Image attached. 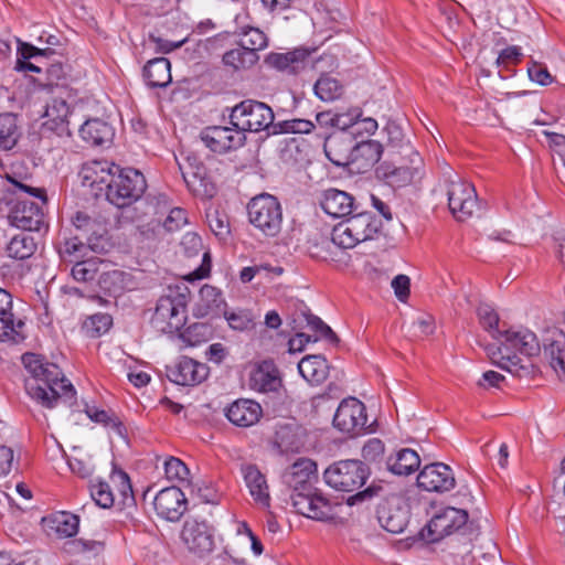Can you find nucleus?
<instances>
[{"label": "nucleus", "instance_id": "obj_13", "mask_svg": "<svg viewBox=\"0 0 565 565\" xmlns=\"http://www.w3.org/2000/svg\"><path fill=\"white\" fill-rule=\"evenodd\" d=\"M291 504L298 514L306 518L326 521L332 518L333 507L316 488L306 492L290 494Z\"/></svg>", "mask_w": 565, "mask_h": 565}, {"label": "nucleus", "instance_id": "obj_34", "mask_svg": "<svg viewBox=\"0 0 565 565\" xmlns=\"http://www.w3.org/2000/svg\"><path fill=\"white\" fill-rule=\"evenodd\" d=\"M26 338L25 323L12 312L0 316V342L19 344Z\"/></svg>", "mask_w": 565, "mask_h": 565}, {"label": "nucleus", "instance_id": "obj_61", "mask_svg": "<svg viewBox=\"0 0 565 565\" xmlns=\"http://www.w3.org/2000/svg\"><path fill=\"white\" fill-rule=\"evenodd\" d=\"M186 211L181 207L172 209L163 222V227L168 232L180 230L188 223Z\"/></svg>", "mask_w": 565, "mask_h": 565}, {"label": "nucleus", "instance_id": "obj_64", "mask_svg": "<svg viewBox=\"0 0 565 565\" xmlns=\"http://www.w3.org/2000/svg\"><path fill=\"white\" fill-rule=\"evenodd\" d=\"M181 247L185 256H196L203 248L202 238L195 233H186L182 237Z\"/></svg>", "mask_w": 565, "mask_h": 565}, {"label": "nucleus", "instance_id": "obj_18", "mask_svg": "<svg viewBox=\"0 0 565 565\" xmlns=\"http://www.w3.org/2000/svg\"><path fill=\"white\" fill-rule=\"evenodd\" d=\"M317 480V465L308 458L298 459L282 473V481L292 492H306L315 489Z\"/></svg>", "mask_w": 565, "mask_h": 565}, {"label": "nucleus", "instance_id": "obj_36", "mask_svg": "<svg viewBox=\"0 0 565 565\" xmlns=\"http://www.w3.org/2000/svg\"><path fill=\"white\" fill-rule=\"evenodd\" d=\"M25 232L26 231L11 237L7 245V254L9 257L23 260L30 258L35 253L38 244L34 237Z\"/></svg>", "mask_w": 565, "mask_h": 565}, {"label": "nucleus", "instance_id": "obj_52", "mask_svg": "<svg viewBox=\"0 0 565 565\" xmlns=\"http://www.w3.org/2000/svg\"><path fill=\"white\" fill-rule=\"evenodd\" d=\"M89 491L92 499L98 507L108 509L114 505L115 497L108 482L102 480L93 482Z\"/></svg>", "mask_w": 565, "mask_h": 565}, {"label": "nucleus", "instance_id": "obj_21", "mask_svg": "<svg viewBox=\"0 0 565 565\" xmlns=\"http://www.w3.org/2000/svg\"><path fill=\"white\" fill-rule=\"evenodd\" d=\"M282 386L279 370L271 360H264L258 363L250 372V390L267 394L276 393Z\"/></svg>", "mask_w": 565, "mask_h": 565}, {"label": "nucleus", "instance_id": "obj_27", "mask_svg": "<svg viewBox=\"0 0 565 565\" xmlns=\"http://www.w3.org/2000/svg\"><path fill=\"white\" fill-rule=\"evenodd\" d=\"M119 171V167L107 160H93L83 164L81 175L83 184L90 188H98L102 190V184H105L106 190L108 183L115 172Z\"/></svg>", "mask_w": 565, "mask_h": 565}, {"label": "nucleus", "instance_id": "obj_3", "mask_svg": "<svg viewBox=\"0 0 565 565\" xmlns=\"http://www.w3.org/2000/svg\"><path fill=\"white\" fill-rule=\"evenodd\" d=\"M374 498H381L376 509V515L380 524L387 532L402 533L409 521V510L404 499L392 491L388 484L372 482L367 488L358 491L347 499L348 505H355L371 501Z\"/></svg>", "mask_w": 565, "mask_h": 565}, {"label": "nucleus", "instance_id": "obj_57", "mask_svg": "<svg viewBox=\"0 0 565 565\" xmlns=\"http://www.w3.org/2000/svg\"><path fill=\"white\" fill-rule=\"evenodd\" d=\"M166 477L169 480L185 481L190 471L188 467L178 458L171 457L164 462Z\"/></svg>", "mask_w": 565, "mask_h": 565}, {"label": "nucleus", "instance_id": "obj_1", "mask_svg": "<svg viewBox=\"0 0 565 565\" xmlns=\"http://www.w3.org/2000/svg\"><path fill=\"white\" fill-rule=\"evenodd\" d=\"M22 363L31 379L25 382L29 396L43 407L53 408L62 396L73 398L75 390L54 363L44 362L34 353H24Z\"/></svg>", "mask_w": 565, "mask_h": 565}, {"label": "nucleus", "instance_id": "obj_56", "mask_svg": "<svg viewBox=\"0 0 565 565\" xmlns=\"http://www.w3.org/2000/svg\"><path fill=\"white\" fill-rule=\"evenodd\" d=\"M206 220L209 227L216 237L224 239L230 234L228 217L224 213L215 210L206 214Z\"/></svg>", "mask_w": 565, "mask_h": 565}, {"label": "nucleus", "instance_id": "obj_46", "mask_svg": "<svg viewBox=\"0 0 565 565\" xmlns=\"http://www.w3.org/2000/svg\"><path fill=\"white\" fill-rule=\"evenodd\" d=\"M86 414L93 422L103 424L106 427H110L111 429L115 430L117 435L121 437L125 436L126 427L114 413L104 409H97L94 407H88L86 409Z\"/></svg>", "mask_w": 565, "mask_h": 565}, {"label": "nucleus", "instance_id": "obj_28", "mask_svg": "<svg viewBox=\"0 0 565 565\" xmlns=\"http://www.w3.org/2000/svg\"><path fill=\"white\" fill-rule=\"evenodd\" d=\"M242 473L255 503L263 509L270 508L269 487L266 477L255 465H243Z\"/></svg>", "mask_w": 565, "mask_h": 565}, {"label": "nucleus", "instance_id": "obj_23", "mask_svg": "<svg viewBox=\"0 0 565 565\" xmlns=\"http://www.w3.org/2000/svg\"><path fill=\"white\" fill-rule=\"evenodd\" d=\"M320 137L324 138V153L334 166L345 167L352 163L353 139L351 135L343 132L328 135L323 131Z\"/></svg>", "mask_w": 565, "mask_h": 565}, {"label": "nucleus", "instance_id": "obj_47", "mask_svg": "<svg viewBox=\"0 0 565 565\" xmlns=\"http://www.w3.org/2000/svg\"><path fill=\"white\" fill-rule=\"evenodd\" d=\"M45 66V81H39V86L45 89H51L54 86L64 85L66 81L65 65L61 61H54L50 64L44 63Z\"/></svg>", "mask_w": 565, "mask_h": 565}, {"label": "nucleus", "instance_id": "obj_40", "mask_svg": "<svg viewBox=\"0 0 565 565\" xmlns=\"http://www.w3.org/2000/svg\"><path fill=\"white\" fill-rule=\"evenodd\" d=\"M223 63L234 70H242L254 65L258 61L257 53L247 51L245 45L242 47L233 49L224 53Z\"/></svg>", "mask_w": 565, "mask_h": 565}, {"label": "nucleus", "instance_id": "obj_16", "mask_svg": "<svg viewBox=\"0 0 565 565\" xmlns=\"http://www.w3.org/2000/svg\"><path fill=\"white\" fill-rule=\"evenodd\" d=\"M366 422L365 406L354 397L343 399L333 417L334 427L347 434L363 430Z\"/></svg>", "mask_w": 565, "mask_h": 565}, {"label": "nucleus", "instance_id": "obj_9", "mask_svg": "<svg viewBox=\"0 0 565 565\" xmlns=\"http://www.w3.org/2000/svg\"><path fill=\"white\" fill-rule=\"evenodd\" d=\"M275 115L270 106L255 99H245L235 105L230 114L231 125L245 131L258 132L274 129Z\"/></svg>", "mask_w": 565, "mask_h": 565}, {"label": "nucleus", "instance_id": "obj_42", "mask_svg": "<svg viewBox=\"0 0 565 565\" xmlns=\"http://www.w3.org/2000/svg\"><path fill=\"white\" fill-rule=\"evenodd\" d=\"M110 480L117 487L118 493L121 498L120 503L124 507L134 505L135 497L128 473L115 467L111 471Z\"/></svg>", "mask_w": 565, "mask_h": 565}, {"label": "nucleus", "instance_id": "obj_14", "mask_svg": "<svg viewBox=\"0 0 565 565\" xmlns=\"http://www.w3.org/2000/svg\"><path fill=\"white\" fill-rule=\"evenodd\" d=\"M181 539L188 550L199 557H203L214 550V536L205 521L194 518L186 519L181 531Z\"/></svg>", "mask_w": 565, "mask_h": 565}, {"label": "nucleus", "instance_id": "obj_51", "mask_svg": "<svg viewBox=\"0 0 565 565\" xmlns=\"http://www.w3.org/2000/svg\"><path fill=\"white\" fill-rule=\"evenodd\" d=\"M478 318L481 326L491 333L492 338L499 339L501 331L499 329V316L494 309L487 303H481L477 309Z\"/></svg>", "mask_w": 565, "mask_h": 565}, {"label": "nucleus", "instance_id": "obj_41", "mask_svg": "<svg viewBox=\"0 0 565 565\" xmlns=\"http://www.w3.org/2000/svg\"><path fill=\"white\" fill-rule=\"evenodd\" d=\"M315 94L323 102H332L343 93L342 84L334 77L322 75L315 84Z\"/></svg>", "mask_w": 565, "mask_h": 565}, {"label": "nucleus", "instance_id": "obj_49", "mask_svg": "<svg viewBox=\"0 0 565 565\" xmlns=\"http://www.w3.org/2000/svg\"><path fill=\"white\" fill-rule=\"evenodd\" d=\"M113 324V318L108 313H95L89 316L83 323V329L92 338L106 333Z\"/></svg>", "mask_w": 565, "mask_h": 565}, {"label": "nucleus", "instance_id": "obj_50", "mask_svg": "<svg viewBox=\"0 0 565 565\" xmlns=\"http://www.w3.org/2000/svg\"><path fill=\"white\" fill-rule=\"evenodd\" d=\"M124 271L114 269L98 276L99 288L108 295H117L124 289Z\"/></svg>", "mask_w": 565, "mask_h": 565}, {"label": "nucleus", "instance_id": "obj_17", "mask_svg": "<svg viewBox=\"0 0 565 565\" xmlns=\"http://www.w3.org/2000/svg\"><path fill=\"white\" fill-rule=\"evenodd\" d=\"M417 486L429 492H447L455 488L451 468L443 462L426 465L417 476Z\"/></svg>", "mask_w": 565, "mask_h": 565}, {"label": "nucleus", "instance_id": "obj_26", "mask_svg": "<svg viewBox=\"0 0 565 565\" xmlns=\"http://www.w3.org/2000/svg\"><path fill=\"white\" fill-rule=\"evenodd\" d=\"M70 114V106L64 99H52L45 109L43 129L52 131L60 137H70L71 130L67 119Z\"/></svg>", "mask_w": 565, "mask_h": 565}, {"label": "nucleus", "instance_id": "obj_2", "mask_svg": "<svg viewBox=\"0 0 565 565\" xmlns=\"http://www.w3.org/2000/svg\"><path fill=\"white\" fill-rule=\"evenodd\" d=\"M8 198L10 206L8 220L11 225L28 232L40 231L45 223L44 207L47 204L44 188L34 186L25 180L7 177Z\"/></svg>", "mask_w": 565, "mask_h": 565}, {"label": "nucleus", "instance_id": "obj_31", "mask_svg": "<svg viewBox=\"0 0 565 565\" xmlns=\"http://www.w3.org/2000/svg\"><path fill=\"white\" fill-rule=\"evenodd\" d=\"M142 74L148 86L167 87L172 81L170 61L166 57L152 58L143 66Z\"/></svg>", "mask_w": 565, "mask_h": 565}, {"label": "nucleus", "instance_id": "obj_59", "mask_svg": "<svg viewBox=\"0 0 565 565\" xmlns=\"http://www.w3.org/2000/svg\"><path fill=\"white\" fill-rule=\"evenodd\" d=\"M230 327L234 330L244 331L253 327V318L250 312L239 310L225 315Z\"/></svg>", "mask_w": 565, "mask_h": 565}, {"label": "nucleus", "instance_id": "obj_33", "mask_svg": "<svg viewBox=\"0 0 565 565\" xmlns=\"http://www.w3.org/2000/svg\"><path fill=\"white\" fill-rule=\"evenodd\" d=\"M387 469L397 476H408L420 466L419 455L411 448H402L386 460Z\"/></svg>", "mask_w": 565, "mask_h": 565}, {"label": "nucleus", "instance_id": "obj_48", "mask_svg": "<svg viewBox=\"0 0 565 565\" xmlns=\"http://www.w3.org/2000/svg\"><path fill=\"white\" fill-rule=\"evenodd\" d=\"M313 130L316 124L301 118L287 119L274 125V134H310Z\"/></svg>", "mask_w": 565, "mask_h": 565}, {"label": "nucleus", "instance_id": "obj_20", "mask_svg": "<svg viewBox=\"0 0 565 565\" xmlns=\"http://www.w3.org/2000/svg\"><path fill=\"white\" fill-rule=\"evenodd\" d=\"M207 376L209 366L188 356H182L174 366L168 369L169 380L183 386L198 385Z\"/></svg>", "mask_w": 565, "mask_h": 565}, {"label": "nucleus", "instance_id": "obj_43", "mask_svg": "<svg viewBox=\"0 0 565 565\" xmlns=\"http://www.w3.org/2000/svg\"><path fill=\"white\" fill-rule=\"evenodd\" d=\"M102 262L97 257L76 260L72 268V276L76 281L88 282L99 276V265Z\"/></svg>", "mask_w": 565, "mask_h": 565}, {"label": "nucleus", "instance_id": "obj_19", "mask_svg": "<svg viewBox=\"0 0 565 565\" xmlns=\"http://www.w3.org/2000/svg\"><path fill=\"white\" fill-rule=\"evenodd\" d=\"M153 507L160 518L175 522L186 511V498L180 488L168 487L157 493Z\"/></svg>", "mask_w": 565, "mask_h": 565}, {"label": "nucleus", "instance_id": "obj_10", "mask_svg": "<svg viewBox=\"0 0 565 565\" xmlns=\"http://www.w3.org/2000/svg\"><path fill=\"white\" fill-rule=\"evenodd\" d=\"M370 477L369 467L361 460H341L329 466L323 478L337 491L353 492L365 484Z\"/></svg>", "mask_w": 565, "mask_h": 565}, {"label": "nucleus", "instance_id": "obj_4", "mask_svg": "<svg viewBox=\"0 0 565 565\" xmlns=\"http://www.w3.org/2000/svg\"><path fill=\"white\" fill-rule=\"evenodd\" d=\"M499 345L488 348L493 363L511 373L518 372L521 359L519 354L533 356L540 352V343L534 332L526 328H510L503 330L497 340Z\"/></svg>", "mask_w": 565, "mask_h": 565}, {"label": "nucleus", "instance_id": "obj_44", "mask_svg": "<svg viewBox=\"0 0 565 565\" xmlns=\"http://www.w3.org/2000/svg\"><path fill=\"white\" fill-rule=\"evenodd\" d=\"M235 33L245 38L244 44H248L247 46L245 45V47L253 53L264 50L268 44L266 34L258 28L242 25L237 28Z\"/></svg>", "mask_w": 565, "mask_h": 565}, {"label": "nucleus", "instance_id": "obj_45", "mask_svg": "<svg viewBox=\"0 0 565 565\" xmlns=\"http://www.w3.org/2000/svg\"><path fill=\"white\" fill-rule=\"evenodd\" d=\"M184 182L188 189L200 198H211L213 195V186L207 182L204 172L198 168L195 172L183 173Z\"/></svg>", "mask_w": 565, "mask_h": 565}, {"label": "nucleus", "instance_id": "obj_39", "mask_svg": "<svg viewBox=\"0 0 565 565\" xmlns=\"http://www.w3.org/2000/svg\"><path fill=\"white\" fill-rule=\"evenodd\" d=\"M89 249L88 243H84L83 239L76 235L65 239L60 245L58 253L65 262L75 264L76 260L84 258Z\"/></svg>", "mask_w": 565, "mask_h": 565}, {"label": "nucleus", "instance_id": "obj_7", "mask_svg": "<svg viewBox=\"0 0 565 565\" xmlns=\"http://www.w3.org/2000/svg\"><path fill=\"white\" fill-rule=\"evenodd\" d=\"M147 189L143 174L132 168L115 172L106 190V198L113 205L122 209L138 201Z\"/></svg>", "mask_w": 565, "mask_h": 565}, {"label": "nucleus", "instance_id": "obj_5", "mask_svg": "<svg viewBox=\"0 0 565 565\" xmlns=\"http://www.w3.org/2000/svg\"><path fill=\"white\" fill-rule=\"evenodd\" d=\"M383 224L372 212L355 211L333 227V242L342 248H353L365 241L374 239Z\"/></svg>", "mask_w": 565, "mask_h": 565}, {"label": "nucleus", "instance_id": "obj_11", "mask_svg": "<svg viewBox=\"0 0 565 565\" xmlns=\"http://www.w3.org/2000/svg\"><path fill=\"white\" fill-rule=\"evenodd\" d=\"M445 185L449 210L458 221L471 217L479 210L475 186L462 180L456 172H448Z\"/></svg>", "mask_w": 565, "mask_h": 565}, {"label": "nucleus", "instance_id": "obj_8", "mask_svg": "<svg viewBox=\"0 0 565 565\" xmlns=\"http://www.w3.org/2000/svg\"><path fill=\"white\" fill-rule=\"evenodd\" d=\"M186 303V296L183 294L160 297L150 320L151 327L162 334L179 332L188 319Z\"/></svg>", "mask_w": 565, "mask_h": 565}, {"label": "nucleus", "instance_id": "obj_60", "mask_svg": "<svg viewBox=\"0 0 565 565\" xmlns=\"http://www.w3.org/2000/svg\"><path fill=\"white\" fill-rule=\"evenodd\" d=\"M307 324L317 333L320 334V337L327 339L329 342L335 343L338 342L337 334L332 331V329L326 324L319 317L313 315H308L306 317Z\"/></svg>", "mask_w": 565, "mask_h": 565}, {"label": "nucleus", "instance_id": "obj_6", "mask_svg": "<svg viewBox=\"0 0 565 565\" xmlns=\"http://www.w3.org/2000/svg\"><path fill=\"white\" fill-rule=\"evenodd\" d=\"M247 215L249 223L266 237H276L281 231L282 209L271 194L254 196L247 204Z\"/></svg>", "mask_w": 565, "mask_h": 565}, {"label": "nucleus", "instance_id": "obj_63", "mask_svg": "<svg viewBox=\"0 0 565 565\" xmlns=\"http://www.w3.org/2000/svg\"><path fill=\"white\" fill-rule=\"evenodd\" d=\"M522 53L519 46L512 45L502 50L497 57V65L499 67L509 68L510 65H515L521 61Z\"/></svg>", "mask_w": 565, "mask_h": 565}, {"label": "nucleus", "instance_id": "obj_32", "mask_svg": "<svg viewBox=\"0 0 565 565\" xmlns=\"http://www.w3.org/2000/svg\"><path fill=\"white\" fill-rule=\"evenodd\" d=\"M301 376L311 384H321L328 376L329 364L321 354L307 355L298 363Z\"/></svg>", "mask_w": 565, "mask_h": 565}, {"label": "nucleus", "instance_id": "obj_25", "mask_svg": "<svg viewBox=\"0 0 565 565\" xmlns=\"http://www.w3.org/2000/svg\"><path fill=\"white\" fill-rule=\"evenodd\" d=\"M310 54L311 51L298 47L286 53H269L265 62L268 66L277 71L288 74H298L307 66Z\"/></svg>", "mask_w": 565, "mask_h": 565}, {"label": "nucleus", "instance_id": "obj_53", "mask_svg": "<svg viewBox=\"0 0 565 565\" xmlns=\"http://www.w3.org/2000/svg\"><path fill=\"white\" fill-rule=\"evenodd\" d=\"M209 327L204 323H193L180 332V339L189 347H195L207 340Z\"/></svg>", "mask_w": 565, "mask_h": 565}, {"label": "nucleus", "instance_id": "obj_54", "mask_svg": "<svg viewBox=\"0 0 565 565\" xmlns=\"http://www.w3.org/2000/svg\"><path fill=\"white\" fill-rule=\"evenodd\" d=\"M53 55H55V51L52 47L39 49L24 42H20L18 47V57L24 60L34 58L38 63H42L43 60H49Z\"/></svg>", "mask_w": 565, "mask_h": 565}, {"label": "nucleus", "instance_id": "obj_37", "mask_svg": "<svg viewBox=\"0 0 565 565\" xmlns=\"http://www.w3.org/2000/svg\"><path fill=\"white\" fill-rule=\"evenodd\" d=\"M44 521H47L50 527L61 537H72L78 532L79 518L70 512H58Z\"/></svg>", "mask_w": 565, "mask_h": 565}, {"label": "nucleus", "instance_id": "obj_58", "mask_svg": "<svg viewBox=\"0 0 565 565\" xmlns=\"http://www.w3.org/2000/svg\"><path fill=\"white\" fill-rule=\"evenodd\" d=\"M339 246L333 242V233L331 239L323 238L320 243L316 244L311 250V256L319 260L330 262L334 260L333 248Z\"/></svg>", "mask_w": 565, "mask_h": 565}, {"label": "nucleus", "instance_id": "obj_29", "mask_svg": "<svg viewBox=\"0 0 565 565\" xmlns=\"http://www.w3.org/2000/svg\"><path fill=\"white\" fill-rule=\"evenodd\" d=\"M79 136L84 142L92 147H104L111 143L114 129L105 120L93 118L81 126Z\"/></svg>", "mask_w": 565, "mask_h": 565}, {"label": "nucleus", "instance_id": "obj_12", "mask_svg": "<svg viewBox=\"0 0 565 565\" xmlns=\"http://www.w3.org/2000/svg\"><path fill=\"white\" fill-rule=\"evenodd\" d=\"M468 521V512L454 507L439 509L428 522L427 536L429 542H438L459 531Z\"/></svg>", "mask_w": 565, "mask_h": 565}, {"label": "nucleus", "instance_id": "obj_62", "mask_svg": "<svg viewBox=\"0 0 565 565\" xmlns=\"http://www.w3.org/2000/svg\"><path fill=\"white\" fill-rule=\"evenodd\" d=\"M527 74L531 81L547 86L553 83V76L550 74L547 68L537 62H532L527 67Z\"/></svg>", "mask_w": 565, "mask_h": 565}, {"label": "nucleus", "instance_id": "obj_22", "mask_svg": "<svg viewBox=\"0 0 565 565\" xmlns=\"http://www.w3.org/2000/svg\"><path fill=\"white\" fill-rule=\"evenodd\" d=\"M225 417L237 427H252L263 417V407L254 399L238 398L225 408Z\"/></svg>", "mask_w": 565, "mask_h": 565}, {"label": "nucleus", "instance_id": "obj_24", "mask_svg": "<svg viewBox=\"0 0 565 565\" xmlns=\"http://www.w3.org/2000/svg\"><path fill=\"white\" fill-rule=\"evenodd\" d=\"M320 206L328 215L333 217H348L359 210V205L351 194L333 188L322 192Z\"/></svg>", "mask_w": 565, "mask_h": 565}, {"label": "nucleus", "instance_id": "obj_55", "mask_svg": "<svg viewBox=\"0 0 565 565\" xmlns=\"http://www.w3.org/2000/svg\"><path fill=\"white\" fill-rule=\"evenodd\" d=\"M72 551L84 554L88 557L97 556L105 550V542L102 540L77 539L71 542Z\"/></svg>", "mask_w": 565, "mask_h": 565}, {"label": "nucleus", "instance_id": "obj_35", "mask_svg": "<svg viewBox=\"0 0 565 565\" xmlns=\"http://www.w3.org/2000/svg\"><path fill=\"white\" fill-rule=\"evenodd\" d=\"M383 146L377 140H365L353 145L352 163L360 162L361 168L374 166L381 159Z\"/></svg>", "mask_w": 565, "mask_h": 565}, {"label": "nucleus", "instance_id": "obj_30", "mask_svg": "<svg viewBox=\"0 0 565 565\" xmlns=\"http://www.w3.org/2000/svg\"><path fill=\"white\" fill-rule=\"evenodd\" d=\"M72 221L78 232V236L86 239L92 250L97 249V241L102 238L105 232L104 224L97 218H93L87 213L81 211L76 212Z\"/></svg>", "mask_w": 565, "mask_h": 565}, {"label": "nucleus", "instance_id": "obj_38", "mask_svg": "<svg viewBox=\"0 0 565 565\" xmlns=\"http://www.w3.org/2000/svg\"><path fill=\"white\" fill-rule=\"evenodd\" d=\"M20 138L17 116L10 113L0 115V149L11 150Z\"/></svg>", "mask_w": 565, "mask_h": 565}, {"label": "nucleus", "instance_id": "obj_15", "mask_svg": "<svg viewBox=\"0 0 565 565\" xmlns=\"http://www.w3.org/2000/svg\"><path fill=\"white\" fill-rule=\"evenodd\" d=\"M201 140L211 151L226 153L241 148L246 141V136L235 127L211 126L201 132Z\"/></svg>", "mask_w": 565, "mask_h": 565}]
</instances>
